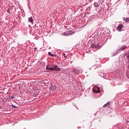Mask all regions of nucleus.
Here are the masks:
<instances>
[{
	"label": "nucleus",
	"instance_id": "5",
	"mask_svg": "<svg viewBox=\"0 0 129 129\" xmlns=\"http://www.w3.org/2000/svg\"><path fill=\"white\" fill-rule=\"evenodd\" d=\"M74 34V32L71 31L70 33L68 32H64L62 33V36H69V35H73Z\"/></svg>",
	"mask_w": 129,
	"mask_h": 129
},
{
	"label": "nucleus",
	"instance_id": "1",
	"mask_svg": "<svg viewBox=\"0 0 129 129\" xmlns=\"http://www.w3.org/2000/svg\"><path fill=\"white\" fill-rule=\"evenodd\" d=\"M91 48H93V49H100V46L98 43H92L91 45Z\"/></svg>",
	"mask_w": 129,
	"mask_h": 129
},
{
	"label": "nucleus",
	"instance_id": "12",
	"mask_svg": "<svg viewBox=\"0 0 129 129\" xmlns=\"http://www.w3.org/2000/svg\"><path fill=\"white\" fill-rule=\"evenodd\" d=\"M48 55H49L50 56H51V57H53L54 56H56L53 55V54H52V53H51L50 52H48Z\"/></svg>",
	"mask_w": 129,
	"mask_h": 129
},
{
	"label": "nucleus",
	"instance_id": "2",
	"mask_svg": "<svg viewBox=\"0 0 129 129\" xmlns=\"http://www.w3.org/2000/svg\"><path fill=\"white\" fill-rule=\"evenodd\" d=\"M93 92H95V93H99L100 92V89L97 86L94 87V88L93 89Z\"/></svg>",
	"mask_w": 129,
	"mask_h": 129
},
{
	"label": "nucleus",
	"instance_id": "15",
	"mask_svg": "<svg viewBox=\"0 0 129 129\" xmlns=\"http://www.w3.org/2000/svg\"><path fill=\"white\" fill-rule=\"evenodd\" d=\"M13 108L15 107V108H17V107H16V106L13 105V106H12Z\"/></svg>",
	"mask_w": 129,
	"mask_h": 129
},
{
	"label": "nucleus",
	"instance_id": "16",
	"mask_svg": "<svg viewBox=\"0 0 129 129\" xmlns=\"http://www.w3.org/2000/svg\"><path fill=\"white\" fill-rule=\"evenodd\" d=\"M127 5H129V0H128V2L127 3Z\"/></svg>",
	"mask_w": 129,
	"mask_h": 129
},
{
	"label": "nucleus",
	"instance_id": "3",
	"mask_svg": "<svg viewBox=\"0 0 129 129\" xmlns=\"http://www.w3.org/2000/svg\"><path fill=\"white\" fill-rule=\"evenodd\" d=\"M52 71H57V72H59V71H60V70H61V69L60 68H59V67L57 66H54L52 65Z\"/></svg>",
	"mask_w": 129,
	"mask_h": 129
},
{
	"label": "nucleus",
	"instance_id": "8",
	"mask_svg": "<svg viewBox=\"0 0 129 129\" xmlns=\"http://www.w3.org/2000/svg\"><path fill=\"white\" fill-rule=\"evenodd\" d=\"M123 21H124L125 23H129V18H124Z\"/></svg>",
	"mask_w": 129,
	"mask_h": 129
},
{
	"label": "nucleus",
	"instance_id": "11",
	"mask_svg": "<svg viewBox=\"0 0 129 129\" xmlns=\"http://www.w3.org/2000/svg\"><path fill=\"white\" fill-rule=\"evenodd\" d=\"M126 48H127V47L125 45H123L120 49V50H121V51H123V50H125V49H126Z\"/></svg>",
	"mask_w": 129,
	"mask_h": 129
},
{
	"label": "nucleus",
	"instance_id": "7",
	"mask_svg": "<svg viewBox=\"0 0 129 129\" xmlns=\"http://www.w3.org/2000/svg\"><path fill=\"white\" fill-rule=\"evenodd\" d=\"M28 21L29 22V23H31L32 25H33V22H34V20H33V17H29L28 18Z\"/></svg>",
	"mask_w": 129,
	"mask_h": 129
},
{
	"label": "nucleus",
	"instance_id": "17",
	"mask_svg": "<svg viewBox=\"0 0 129 129\" xmlns=\"http://www.w3.org/2000/svg\"><path fill=\"white\" fill-rule=\"evenodd\" d=\"M55 87H56V86H53V88H55Z\"/></svg>",
	"mask_w": 129,
	"mask_h": 129
},
{
	"label": "nucleus",
	"instance_id": "14",
	"mask_svg": "<svg viewBox=\"0 0 129 129\" xmlns=\"http://www.w3.org/2000/svg\"><path fill=\"white\" fill-rule=\"evenodd\" d=\"M62 56H63L64 57H66V54L65 53H63Z\"/></svg>",
	"mask_w": 129,
	"mask_h": 129
},
{
	"label": "nucleus",
	"instance_id": "13",
	"mask_svg": "<svg viewBox=\"0 0 129 129\" xmlns=\"http://www.w3.org/2000/svg\"><path fill=\"white\" fill-rule=\"evenodd\" d=\"M126 76L128 79H129V72L126 73Z\"/></svg>",
	"mask_w": 129,
	"mask_h": 129
},
{
	"label": "nucleus",
	"instance_id": "6",
	"mask_svg": "<svg viewBox=\"0 0 129 129\" xmlns=\"http://www.w3.org/2000/svg\"><path fill=\"white\" fill-rule=\"evenodd\" d=\"M46 70H49V71H53V68H51L50 65H47L46 66Z\"/></svg>",
	"mask_w": 129,
	"mask_h": 129
},
{
	"label": "nucleus",
	"instance_id": "4",
	"mask_svg": "<svg viewBox=\"0 0 129 129\" xmlns=\"http://www.w3.org/2000/svg\"><path fill=\"white\" fill-rule=\"evenodd\" d=\"M123 27V25L119 24L117 27L116 30L118 31V32H121V30H122V28Z\"/></svg>",
	"mask_w": 129,
	"mask_h": 129
},
{
	"label": "nucleus",
	"instance_id": "9",
	"mask_svg": "<svg viewBox=\"0 0 129 129\" xmlns=\"http://www.w3.org/2000/svg\"><path fill=\"white\" fill-rule=\"evenodd\" d=\"M110 105L109 102H108L106 104H104L103 106V107L105 108V107H108V106H109Z\"/></svg>",
	"mask_w": 129,
	"mask_h": 129
},
{
	"label": "nucleus",
	"instance_id": "10",
	"mask_svg": "<svg viewBox=\"0 0 129 129\" xmlns=\"http://www.w3.org/2000/svg\"><path fill=\"white\" fill-rule=\"evenodd\" d=\"M73 72L75 73V74H79V70L75 69L73 70Z\"/></svg>",
	"mask_w": 129,
	"mask_h": 129
}]
</instances>
